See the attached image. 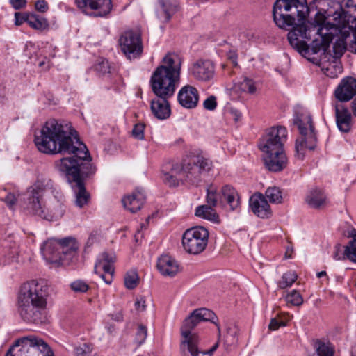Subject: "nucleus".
<instances>
[{
  "label": "nucleus",
  "mask_w": 356,
  "mask_h": 356,
  "mask_svg": "<svg viewBox=\"0 0 356 356\" xmlns=\"http://www.w3.org/2000/svg\"><path fill=\"white\" fill-rule=\"evenodd\" d=\"M356 95V79L353 77L343 78L334 91V96L340 102L350 101Z\"/></svg>",
  "instance_id": "a211bd4d"
},
{
  "label": "nucleus",
  "mask_w": 356,
  "mask_h": 356,
  "mask_svg": "<svg viewBox=\"0 0 356 356\" xmlns=\"http://www.w3.org/2000/svg\"><path fill=\"white\" fill-rule=\"evenodd\" d=\"M203 106L208 111L215 110L217 107L216 97L214 95L207 97L203 102Z\"/></svg>",
  "instance_id": "09e8293b"
},
{
  "label": "nucleus",
  "mask_w": 356,
  "mask_h": 356,
  "mask_svg": "<svg viewBox=\"0 0 356 356\" xmlns=\"http://www.w3.org/2000/svg\"><path fill=\"white\" fill-rule=\"evenodd\" d=\"M310 12L307 0H276L273 7L275 24L283 29L292 30L306 21Z\"/></svg>",
  "instance_id": "423d86ee"
},
{
  "label": "nucleus",
  "mask_w": 356,
  "mask_h": 356,
  "mask_svg": "<svg viewBox=\"0 0 356 356\" xmlns=\"http://www.w3.org/2000/svg\"><path fill=\"white\" fill-rule=\"evenodd\" d=\"M334 108L336 123L339 130L343 133H348L352 127V116L350 111L341 104H337Z\"/></svg>",
  "instance_id": "393cba45"
},
{
  "label": "nucleus",
  "mask_w": 356,
  "mask_h": 356,
  "mask_svg": "<svg viewBox=\"0 0 356 356\" xmlns=\"http://www.w3.org/2000/svg\"><path fill=\"white\" fill-rule=\"evenodd\" d=\"M162 179L169 186H177L179 181H184L183 162L181 163L169 162L163 165Z\"/></svg>",
  "instance_id": "f3484780"
},
{
  "label": "nucleus",
  "mask_w": 356,
  "mask_h": 356,
  "mask_svg": "<svg viewBox=\"0 0 356 356\" xmlns=\"http://www.w3.org/2000/svg\"><path fill=\"white\" fill-rule=\"evenodd\" d=\"M249 204L252 211L258 217L268 218L271 216L270 205L261 193L252 195Z\"/></svg>",
  "instance_id": "412c9836"
},
{
  "label": "nucleus",
  "mask_w": 356,
  "mask_h": 356,
  "mask_svg": "<svg viewBox=\"0 0 356 356\" xmlns=\"http://www.w3.org/2000/svg\"><path fill=\"white\" fill-rule=\"evenodd\" d=\"M199 343H200V341L196 343V347L194 348L195 350L193 351L191 350L183 351L181 353L182 355L183 356H211L212 355V353L218 347V343H216L209 350L201 351L199 349Z\"/></svg>",
  "instance_id": "c9c22d12"
},
{
  "label": "nucleus",
  "mask_w": 356,
  "mask_h": 356,
  "mask_svg": "<svg viewBox=\"0 0 356 356\" xmlns=\"http://www.w3.org/2000/svg\"><path fill=\"white\" fill-rule=\"evenodd\" d=\"M188 74L197 81L209 82L214 77L215 66L210 60L198 59L190 65Z\"/></svg>",
  "instance_id": "dca6fc26"
},
{
  "label": "nucleus",
  "mask_w": 356,
  "mask_h": 356,
  "mask_svg": "<svg viewBox=\"0 0 356 356\" xmlns=\"http://www.w3.org/2000/svg\"><path fill=\"white\" fill-rule=\"evenodd\" d=\"M310 10L314 6L317 13L314 22L307 21L291 30L287 35L290 45L313 63L319 61L312 55L327 53L334 36L343 33L349 26L351 16L341 5L333 0H313Z\"/></svg>",
  "instance_id": "f03ea898"
},
{
  "label": "nucleus",
  "mask_w": 356,
  "mask_h": 356,
  "mask_svg": "<svg viewBox=\"0 0 356 356\" xmlns=\"http://www.w3.org/2000/svg\"><path fill=\"white\" fill-rule=\"evenodd\" d=\"M236 88L241 92L254 94L257 90L255 82L248 77H243V80L235 84Z\"/></svg>",
  "instance_id": "72a5a7b5"
},
{
  "label": "nucleus",
  "mask_w": 356,
  "mask_h": 356,
  "mask_svg": "<svg viewBox=\"0 0 356 356\" xmlns=\"http://www.w3.org/2000/svg\"><path fill=\"white\" fill-rule=\"evenodd\" d=\"M12 6L17 10L24 8L26 4V0H10Z\"/></svg>",
  "instance_id": "bf43d9fd"
},
{
  "label": "nucleus",
  "mask_w": 356,
  "mask_h": 356,
  "mask_svg": "<svg viewBox=\"0 0 356 356\" xmlns=\"http://www.w3.org/2000/svg\"><path fill=\"white\" fill-rule=\"evenodd\" d=\"M181 60L176 54H168L162 64L153 72L150 86L156 97H171L180 81Z\"/></svg>",
  "instance_id": "20e7f679"
},
{
  "label": "nucleus",
  "mask_w": 356,
  "mask_h": 356,
  "mask_svg": "<svg viewBox=\"0 0 356 356\" xmlns=\"http://www.w3.org/2000/svg\"><path fill=\"white\" fill-rule=\"evenodd\" d=\"M95 271L96 273H100L101 271H103L104 273L101 274V277L106 284L111 283L114 274L113 265L97 261L95 266Z\"/></svg>",
  "instance_id": "7c9ffc66"
},
{
  "label": "nucleus",
  "mask_w": 356,
  "mask_h": 356,
  "mask_svg": "<svg viewBox=\"0 0 356 356\" xmlns=\"http://www.w3.org/2000/svg\"><path fill=\"white\" fill-rule=\"evenodd\" d=\"M115 261V257L112 253L104 252L100 256V258L97 261L103 262L105 264H109L113 265Z\"/></svg>",
  "instance_id": "603ef678"
},
{
  "label": "nucleus",
  "mask_w": 356,
  "mask_h": 356,
  "mask_svg": "<svg viewBox=\"0 0 356 356\" xmlns=\"http://www.w3.org/2000/svg\"><path fill=\"white\" fill-rule=\"evenodd\" d=\"M147 327L143 325H138L135 337L136 343L138 346L143 343L147 338Z\"/></svg>",
  "instance_id": "a18cd8bd"
},
{
  "label": "nucleus",
  "mask_w": 356,
  "mask_h": 356,
  "mask_svg": "<svg viewBox=\"0 0 356 356\" xmlns=\"http://www.w3.org/2000/svg\"><path fill=\"white\" fill-rule=\"evenodd\" d=\"M47 296L48 286L43 282L31 280L23 284L18 295L21 317L35 323L45 321Z\"/></svg>",
  "instance_id": "7ed1b4c3"
},
{
  "label": "nucleus",
  "mask_w": 356,
  "mask_h": 356,
  "mask_svg": "<svg viewBox=\"0 0 356 356\" xmlns=\"http://www.w3.org/2000/svg\"><path fill=\"white\" fill-rule=\"evenodd\" d=\"M65 211V206L63 201L54 199L49 204L47 211L44 209L42 202L26 211L28 213L37 216L49 221L57 220L63 217Z\"/></svg>",
  "instance_id": "2eb2a0df"
},
{
  "label": "nucleus",
  "mask_w": 356,
  "mask_h": 356,
  "mask_svg": "<svg viewBox=\"0 0 356 356\" xmlns=\"http://www.w3.org/2000/svg\"><path fill=\"white\" fill-rule=\"evenodd\" d=\"M177 100L184 108H194L197 106L199 100L198 91L192 86H184L178 92Z\"/></svg>",
  "instance_id": "6ab92c4d"
},
{
  "label": "nucleus",
  "mask_w": 356,
  "mask_h": 356,
  "mask_svg": "<svg viewBox=\"0 0 356 356\" xmlns=\"http://www.w3.org/2000/svg\"><path fill=\"white\" fill-rule=\"evenodd\" d=\"M138 284V276L136 272H127L124 276V285L128 289H134Z\"/></svg>",
  "instance_id": "a19ab883"
},
{
  "label": "nucleus",
  "mask_w": 356,
  "mask_h": 356,
  "mask_svg": "<svg viewBox=\"0 0 356 356\" xmlns=\"http://www.w3.org/2000/svg\"><path fill=\"white\" fill-rule=\"evenodd\" d=\"M218 318L210 309L200 308L195 309L183 322L181 327V340L180 343L181 353L188 350H194L196 343L200 341L199 336L192 330L201 322L211 321L214 323L218 332L220 325L217 323Z\"/></svg>",
  "instance_id": "0eeeda50"
},
{
  "label": "nucleus",
  "mask_w": 356,
  "mask_h": 356,
  "mask_svg": "<svg viewBox=\"0 0 356 356\" xmlns=\"http://www.w3.org/2000/svg\"><path fill=\"white\" fill-rule=\"evenodd\" d=\"M332 68H335V70L338 71L339 73L341 72V66H339L337 64H331V63H330L329 66L326 68V71L325 72V74L327 76H330V77H335V76H337V72H335V73H333L332 72H331L330 73L329 72V71Z\"/></svg>",
  "instance_id": "6e6d98bb"
},
{
  "label": "nucleus",
  "mask_w": 356,
  "mask_h": 356,
  "mask_svg": "<svg viewBox=\"0 0 356 356\" xmlns=\"http://www.w3.org/2000/svg\"><path fill=\"white\" fill-rule=\"evenodd\" d=\"M3 200L6 202L8 207L13 209L16 203L17 199L13 193H8L5 197L3 198Z\"/></svg>",
  "instance_id": "5fc2aeb1"
},
{
  "label": "nucleus",
  "mask_w": 356,
  "mask_h": 356,
  "mask_svg": "<svg viewBox=\"0 0 356 356\" xmlns=\"http://www.w3.org/2000/svg\"><path fill=\"white\" fill-rule=\"evenodd\" d=\"M266 197L271 203H280L282 200V191L276 186L269 187L265 193Z\"/></svg>",
  "instance_id": "e433bc0d"
},
{
  "label": "nucleus",
  "mask_w": 356,
  "mask_h": 356,
  "mask_svg": "<svg viewBox=\"0 0 356 356\" xmlns=\"http://www.w3.org/2000/svg\"><path fill=\"white\" fill-rule=\"evenodd\" d=\"M239 117H241V114H240V113H238H238H236V118H235V120H238V118Z\"/></svg>",
  "instance_id": "338daca9"
},
{
  "label": "nucleus",
  "mask_w": 356,
  "mask_h": 356,
  "mask_svg": "<svg viewBox=\"0 0 356 356\" xmlns=\"http://www.w3.org/2000/svg\"><path fill=\"white\" fill-rule=\"evenodd\" d=\"M95 71L99 76H104L111 73V66L106 59L101 58L94 65Z\"/></svg>",
  "instance_id": "ea45409f"
},
{
  "label": "nucleus",
  "mask_w": 356,
  "mask_h": 356,
  "mask_svg": "<svg viewBox=\"0 0 356 356\" xmlns=\"http://www.w3.org/2000/svg\"><path fill=\"white\" fill-rule=\"evenodd\" d=\"M346 49L345 42L341 39H338L333 45V51L336 57L341 56Z\"/></svg>",
  "instance_id": "49530a36"
},
{
  "label": "nucleus",
  "mask_w": 356,
  "mask_h": 356,
  "mask_svg": "<svg viewBox=\"0 0 356 356\" xmlns=\"http://www.w3.org/2000/svg\"><path fill=\"white\" fill-rule=\"evenodd\" d=\"M286 300L294 306H300L303 302L302 296L296 290H293L286 296Z\"/></svg>",
  "instance_id": "79ce46f5"
},
{
  "label": "nucleus",
  "mask_w": 356,
  "mask_h": 356,
  "mask_svg": "<svg viewBox=\"0 0 356 356\" xmlns=\"http://www.w3.org/2000/svg\"><path fill=\"white\" fill-rule=\"evenodd\" d=\"M297 275L294 271H288L282 277V280L279 282L278 286L280 289H286L291 286L297 280Z\"/></svg>",
  "instance_id": "4c0bfd02"
},
{
  "label": "nucleus",
  "mask_w": 356,
  "mask_h": 356,
  "mask_svg": "<svg viewBox=\"0 0 356 356\" xmlns=\"http://www.w3.org/2000/svg\"><path fill=\"white\" fill-rule=\"evenodd\" d=\"M353 240L345 247L344 256L353 262H356V230L351 233Z\"/></svg>",
  "instance_id": "f704fd0d"
},
{
  "label": "nucleus",
  "mask_w": 356,
  "mask_h": 356,
  "mask_svg": "<svg viewBox=\"0 0 356 356\" xmlns=\"http://www.w3.org/2000/svg\"><path fill=\"white\" fill-rule=\"evenodd\" d=\"M145 198L143 191L137 189L131 195L125 196L122 202L126 209L131 213H136L142 208Z\"/></svg>",
  "instance_id": "bb28decb"
},
{
  "label": "nucleus",
  "mask_w": 356,
  "mask_h": 356,
  "mask_svg": "<svg viewBox=\"0 0 356 356\" xmlns=\"http://www.w3.org/2000/svg\"><path fill=\"white\" fill-rule=\"evenodd\" d=\"M35 8L38 11L44 13L48 9V5L44 0H38L35 3Z\"/></svg>",
  "instance_id": "4d7b16f0"
},
{
  "label": "nucleus",
  "mask_w": 356,
  "mask_h": 356,
  "mask_svg": "<svg viewBox=\"0 0 356 356\" xmlns=\"http://www.w3.org/2000/svg\"><path fill=\"white\" fill-rule=\"evenodd\" d=\"M213 207L208 205L199 206L195 209V215L212 222H218V216Z\"/></svg>",
  "instance_id": "2f4dec72"
},
{
  "label": "nucleus",
  "mask_w": 356,
  "mask_h": 356,
  "mask_svg": "<svg viewBox=\"0 0 356 356\" xmlns=\"http://www.w3.org/2000/svg\"><path fill=\"white\" fill-rule=\"evenodd\" d=\"M135 308L139 312L145 310L146 305L144 298L140 297L139 299H136L135 302Z\"/></svg>",
  "instance_id": "13d9d810"
},
{
  "label": "nucleus",
  "mask_w": 356,
  "mask_h": 356,
  "mask_svg": "<svg viewBox=\"0 0 356 356\" xmlns=\"http://www.w3.org/2000/svg\"><path fill=\"white\" fill-rule=\"evenodd\" d=\"M313 356H334L335 348L329 341L317 339L314 342Z\"/></svg>",
  "instance_id": "c756f323"
},
{
  "label": "nucleus",
  "mask_w": 356,
  "mask_h": 356,
  "mask_svg": "<svg viewBox=\"0 0 356 356\" xmlns=\"http://www.w3.org/2000/svg\"><path fill=\"white\" fill-rule=\"evenodd\" d=\"M59 241V250L61 253L62 263L70 262L72 258L76 254L79 249V245L75 238L72 237H67Z\"/></svg>",
  "instance_id": "b1692460"
},
{
  "label": "nucleus",
  "mask_w": 356,
  "mask_h": 356,
  "mask_svg": "<svg viewBox=\"0 0 356 356\" xmlns=\"http://www.w3.org/2000/svg\"><path fill=\"white\" fill-rule=\"evenodd\" d=\"M183 162L184 181L198 184L213 167L212 161L202 155H191Z\"/></svg>",
  "instance_id": "9d476101"
},
{
  "label": "nucleus",
  "mask_w": 356,
  "mask_h": 356,
  "mask_svg": "<svg viewBox=\"0 0 356 356\" xmlns=\"http://www.w3.org/2000/svg\"><path fill=\"white\" fill-rule=\"evenodd\" d=\"M120 45L123 53L129 58L140 56L143 51L141 38L133 31L124 32L120 38Z\"/></svg>",
  "instance_id": "4468645a"
},
{
  "label": "nucleus",
  "mask_w": 356,
  "mask_h": 356,
  "mask_svg": "<svg viewBox=\"0 0 356 356\" xmlns=\"http://www.w3.org/2000/svg\"><path fill=\"white\" fill-rule=\"evenodd\" d=\"M207 202L208 206L215 207L217 204V197L215 191H207Z\"/></svg>",
  "instance_id": "864d4df0"
},
{
  "label": "nucleus",
  "mask_w": 356,
  "mask_h": 356,
  "mask_svg": "<svg viewBox=\"0 0 356 356\" xmlns=\"http://www.w3.org/2000/svg\"><path fill=\"white\" fill-rule=\"evenodd\" d=\"M74 1L77 7L83 13L97 17H106L113 8L111 0H74Z\"/></svg>",
  "instance_id": "ddd939ff"
},
{
  "label": "nucleus",
  "mask_w": 356,
  "mask_h": 356,
  "mask_svg": "<svg viewBox=\"0 0 356 356\" xmlns=\"http://www.w3.org/2000/svg\"><path fill=\"white\" fill-rule=\"evenodd\" d=\"M346 6L348 8H354L356 10V0H348Z\"/></svg>",
  "instance_id": "680f3d73"
},
{
  "label": "nucleus",
  "mask_w": 356,
  "mask_h": 356,
  "mask_svg": "<svg viewBox=\"0 0 356 356\" xmlns=\"http://www.w3.org/2000/svg\"><path fill=\"white\" fill-rule=\"evenodd\" d=\"M28 24L33 29L38 31H44L49 28L47 20L39 15L31 13Z\"/></svg>",
  "instance_id": "473e14b6"
},
{
  "label": "nucleus",
  "mask_w": 356,
  "mask_h": 356,
  "mask_svg": "<svg viewBox=\"0 0 356 356\" xmlns=\"http://www.w3.org/2000/svg\"><path fill=\"white\" fill-rule=\"evenodd\" d=\"M144 124L138 123L135 124L132 130L133 136L138 140H143L144 138Z\"/></svg>",
  "instance_id": "de8ad7c7"
},
{
  "label": "nucleus",
  "mask_w": 356,
  "mask_h": 356,
  "mask_svg": "<svg viewBox=\"0 0 356 356\" xmlns=\"http://www.w3.org/2000/svg\"><path fill=\"white\" fill-rule=\"evenodd\" d=\"M300 137L296 140V156L303 159L306 149L314 150L317 144V137L312 124V119L309 114H300L294 119Z\"/></svg>",
  "instance_id": "1a4fd4ad"
},
{
  "label": "nucleus",
  "mask_w": 356,
  "mask_h": 356,
  "mask_svg": "<svg viewBox=\"0 0 356 356\" xmlns=\"http://www.w3.org/2000/svg\"><path fill=\"white\" fill-rule=\"evenodd\" d=\"M41 250L43 257L49 262L57 264L62 263L58 240L51 238L47 241L44 243Z\"/></svg>",
  "instance_id": "4be33fe9"
},
{
  "label": "nucleus",
  "mask_w": 356,
  "mask_h": 356,
  "mask_svg": "<svg viewBox=\"0 0 356 356\" xmlns=\"http://www.w3.org/2000/svg\"><path fill=\"white\" fill-rule=\"evenodd\" d=\"M5 356H54V353L42 339L29 335L17 339Z\"/></svg>",
  "instance_id": "6e6552de"
},
{
  "label": "nucleus",
  "mask_w": 356,
  "mask_h": 356,
  "mask_svg": "<svg viewBox=\"0 0 356 356\" xmlns=\"http://www.w3.org/2000/svg\"><path fill=\"white\" fill-rule=\"evenodd\" d=\"M52 187V181L47 177H38L33 185L24 194L22 209L26 212L42 202L44 192Z\"/></svg>",
  "instance_id": "f8f14e48"
},
{
  "label": "nucleus",
  "mask_w": 356,
  "mask_h": 356,
  "mask_svg": "<svg viewBox=\"0 0 356 356\" xmlns=\"http://www.w3.org/2000/svg\"><path fill=\"white\" fill-rule=\"evenodd\" d=\"M31 16V13H15V24L19 26L22 24L24 22H26L28 24V19H29V17Z\"/></svg>",
  "instance_id": "3c124183"
},
{
  "label": "nucleus",
  "mask_w": 356,
  "mask_h": 356,
  "mask_svg": "<svg viewBox=\"0 0 356 356\" xmlns=\"http://www.w3.org/2000/svg\"><path fill=\"white\" fill-rule=\"evenodd\" d=\"M286 137L287 130L285 127H272L267 131L259 144V149L265 154V165L270 171L280 172L287 165V158L283 149Z\"/></svg>",
  "instance_id": "39448f33"
},
{
  "label": "nucleus",
  "mask_w": 356,
  "mask_h": 356,
  "mask_svg": "<svg viewBox=\"0 0 356 356\" xmlns=\"http://www.w3.org/2000/svg\"><path fill=\"white\" fill-rule=\"evenodd\" d=\"M70 287L75 293H86L89 289L88 284L81 280H77L72 282Z\"/></svg>",
  "instance_id": "c03bdc74"
},
{
  "label": "nucleus",
  "mask_w": 356,
  "mask_h": 356,
  "mask_svg": "<svg viewBox=\"0 0 356 356\" xmlns=\"http://www.w3.org/2000/svg\"><path fill=\"white\" fill-rule=\"evenodd\" d=\"M326 275V272L325 271H321L319 273H317V277L318 278H321L323 276H325Z\"/></svg>",
  "instance_id": "69168bd1"
},
{
  "label": "nucleus",
  "mask_w": 356,
  "mask_h": 356,
  "mask_svg": "<svg viewBox=\"0 0 356 356\" xmlns=\"http://www.w3.org/2000/svg\"><path fill=\"white\" fill-rule=\"evenodd\" d=\"M178 0H158L156 8L157 17L163 22H168L179 10Z\"/></svg>",
  "instance_id": "aec40b11"
},
{
  "label": "nucleus",
  "mask_w": 356,
  "mask_h": 356,
  "mask_svg": "<svg viewBox=\"0 0 356 356\" xmlns=\"http://www.w3.org/2000/svg\"><path fill=\"white\" fill-rule=\"evenodd\" d=\"M286 321L287 320H280L277 318H273L271 319L268 328L270 330H276L280 327H284L286 325Z\"/></svg>",
  "instance_id": "8fccbe9b"
},
{
  "label": "nucleus",
  "mask_w": 356,
  "mask_h": 356,
  "mask_svg": "<svg viewBox=\"0 0 356 356\" xmlns=\"http://www.w3.org/2000/svg\"><path fill=\"white\" fill-rule=\"evenodd\" d=\"M93 350L92 345L90 343H83L75 348V356H90Z\"/></svg>",
  "instance_id": "37998d69"
},
{
  "label": "nucleus",
  "mask_w": 356,
  "mask_h": 356,
  "mask_svg": "<svg viewBox=\"0 0 356 356\" xmlns=\"http://www.w3.org/2000/svg\"><path fill=\"white\" fill-rule=\"evenodd\" d=\"M15 254H17V251L12 252V254H13L12 257H14Z\"/></svg>",
  "instance_id": "774afa93"
},
{
  "label": "nucleus",
  "mask_w": 356,
  "mask_h": 356,
  "mask_svg": "<svg viewBox=\"0 0 356 356\" xmlns=\"http://www.w3.org/2000/svg\"><path fill=\"white\" fill-rule=\"evenodd\" d=\"M229 58L232 61L234 65H237V54L235 51H229Z\"/></svg>",
  "instance_id": "052dcab7"
},
{
  "label": "nucleus",
  "mask_w": 356,
  "mask_h": 356,
  "mask_svg": "<svg viewBox=\"0 0 356 356\" xmlns=\"http://www.w3.org/2000/svg\"><path fill=\"white\" fill-rule=\"evenodd\" d=\"M209 232L202 226L186 230L182 236L184 249L189 254H198L202 252L208 243Z\"/></svg>",
  "instance_id": "9b49d317"
},
{
  "label": "nucleus",
  "mask_w": 356,
  "mask_h": 356,
  "mask_svg": "<svg viewBox=\"0 0 356 356\" xmlns=\"http://www.w3.org/2000/svg\"><path fill=\"white\" fill-rule=\"evenodd\" d=\"M151 102V110L154 115L160 120L167 119L170 117L171 110L168 101L170 97H157Z\"/></svg>",
  "instance_id": "cd10ccee"
},
{
  "label": "nucleus",
  "mask_w": 356,
  "mask_h": 356,
  "mask_svg": "<svg viewBox=\"0 0 356 356\" xmlns=\"http://www.w3.org/2000/svg\"><path fill=\"white\" fill-rule=\"evenodd\" d=\"M352 111L353 113V115L356 116V97L354 98L353 102H352Z\"/></svg>",
  "instance_id": "e2e57ef3"
},
{
  "label": "nucleus",
  "mask_w": 356,
  "mask_h": 356,
  "mask_svg": "<svg viewBox=\"0 0 356 356\" xmlns=\"http://www.w3.org/2000/svg\"><path fill=\"white\" fill-rule=\"evenodd\" d=\"M238 329L236 326H232L227 328V332L225 335V344L227 346H231L236 344L238 341Z\"/></svg>",
  "instance_id": "58836bf2"
},
{
  "label": "nucleus",
  "mask_w": 356,
  "mask_h": 356,
  "mask_svg": "<svg viewBox=\"0 0 356 356\" xmlns=\"http://www.w3.org/2000/svg\"><path fill=\"white\" fill-rule=\"evenodd\" d=\"M221 202H226L231 210H236L240 206V197L236 190L229 185L222 187L220 195Z\"/></svg>",
  "instance_id": "c85d7f7f"
},
{
  "label": "nucleus",
  "mask_w": 356,
  "mask_h": 356,
  "mask_svg": "<svg viewBox=\"0 0 356 356\" xmlns=\"http://www.w3.org/2000/svg\"><path fill=\"white\" fill-rule=\"evenodd\" d=\"M157 268L165 277H175L179 271L178 262L169 255H163L158 259Z\"/></svg>",
  "instance_id": "5701e85b"
},
{
  "label": "nucleus",
  "mask_w": 356,
  "mask_h": 356,
  "mask_svg": "<svg viewBox=\"0 0 356 356\" xmlns=\"http://www.w3.org/2000/svg\"><path fill=\"white\" fill-rule=\"evenodd\" d=\"M70 124L54 118L49 119L42 127L34 142L38 149L47 154H68L56 162L57 170L65 176L75 193V204L82 208L90 200L83 179L96 172L86 146L73 136Z\"/></svg>",
  "instance_id": "f257e3e1"
},
{
  "label": "nucleus",
  "mask_w": 356,
  "mask_h": 356,
  "mask_svg": "<svg viewBox=\"0 0 356 356\" xmlns=\"http://www.w3.org/2000/svg\"><path fill=\"white\" fill-rule=\"evenodd\" d=\"M335 248H336V252H335V253H334V258L335 259H341V257L339 256V253H338V252H339V249L340 246H339V245H337V246H336Z\"/></svg>",
  "instance_id": "0e129e2a"
},
{
  "label": "nucleus",
  "mask_w": 356,
  "mask_h": 356,
  "mask_svg": "<svg viewBox=\"0 0 356 356\" xmlns=\"http://www.w3.org/2000/svg\"><path fill=\"white\" fill-rule=\"evenodd\" d=\"M305 202L309 207L316 209H323L328 204L327 195L318 188H312L308 192Z\"/></svg>",
  "instance_id": "a878e982"
}]
</instances>
